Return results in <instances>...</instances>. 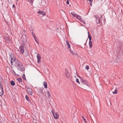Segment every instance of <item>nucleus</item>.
<instances>
[{
  "label": "nucleus",
  "mask_w": 123,
  "mask_h": 123,
  "mask_svg": "<svg viewBox=\"0 0 123 123\" xmlns=\"http://www.w3.org/2000/svg\"><path fill=\"white\" fill-rule=\"evenodd\" d=\"M15 66L19 70L22 71L24 69V68L22 63L20 62L18 60H16L14 63Z\"/></svg>",
  "instance_id": "1"
},
{
  "label": "nucleus",
  "mask_w": 123,
  "mask_h": 123,
  "mask_svg": "<svg viewBox=\"0 0 123 123\" xmlns=\"http://www.w3.org/2000/svg\"><path fill=\"white\" fill-rule=\"evenodd\" d=\"M82 82L81 86L83 89L86 90L88 88L89 83L87 81L82 80Z\"/></svg>",
  "instance_id": "2"
},
{
  "label": "nucleus",
  "mask_w": 123,
  "mask_h": 123,
  "mask_svg": "<svg viewBox=\"0 0 123 123\" xmlns=\"http://www.w3.org/2000/svg\"><path fill=\"white\" fill-rule=\"evenodd\" d=\"M10 56L11 57V64L12 65L13 64V62H15L17 60H16L15 58L14 57L13 55L11 54L10 55Z\"/></svg>",
  "instance_id": "3"
},
{
  "label": "nucleus",
  "mask_w": 123,
  "mask_h": 123,
  "mask_svg": "<svg viewBox=\"0 0 123 123\" xmlns=\"http://www.w3.org/2000/svg\"><path fill=\"white\" fill-rule=\"evenodd\" d=\"M52 113L53 116L55 119H57L58 118L59 115L57 112H56L55 114L54 111L53 110L51 111Z\"/></svg>",
  "instance_id": "4"
},
{
  "label": "nucleus",
  "mask_w": 123,
  "mask_h": 123,
  "mask_svg": "<svg viewBox=\"0 0 123 123\" xmlns=\"http://www.w3.org/2000/svg\"><path fill=\"white\" fill-rule=\"evenodd\" d=\"M3 94V87L0 81V96L2 95Z\"/></svg>",
  "instance_id": "5"
},
{
  "label": "nucleus",
  "mask_w": 123,
  "mask_h": 123,
  "mask_svg": "<svg viewBox=\"0 0 123 123\" xmlns=\"http://www.w3.org/2000/svg\"><path fill=\"white\" fill-rule=\"evenodd\" d=\"M27 91L28 93L30 95H31L32 94V89L29 87H27Z\"/></svg>",
  "instance_id": "6"
},
{
  "label": "nucleus",
  "mask_w": 123,
  "mask_h": 123,
  "mask_svg": "<svg viewBox=\"0 0 123 123\" xmlns=\"http://www.w3.org/2000/svg\"><path fill=\"white\" fill-rule=\"evenodd\" d=\"M65 74L66 77L67 78H69L70 77L69 73L68 71L67 70H65Z\"/></svg>",
  "instance_id": "7"
},
{
  "label": "nucleus",
  "mask_w": 123,
  "mask_h": 123,
  "mask_svg": "<svg viewBox=\"0 0 123 123\" xmlns=\"http://www.w3.org/2000/svg\"><path fill=\"white\" fill-rule=\"evenodd\" d=\"M20 53L23 54L24 52V46H21L20 47Z\"/></svg>",
  "instance_id": "8"
},
{
  "label": "nucleus",
  "mask_w": 123,
  "mask_h": 123,
  "mask_svg": "<svg viewBox=\"0 0 123 123\" xmlns=\"http://www.w3.org/2000/svg\"><path fill=\"white\" fill-rule=\"evenodd\" d=\"M94 16L95 18H96V22L97 23H99L100 22V19L97 15H95Z\"/></svg>",
  "instance_id": "9"
},
{
  "label": "nucleus",
  "mask_w": 123,
  "mask_h": 123,
  "mask_svg": "<svg viewBox=\"0 0 123 123\" xmlns=\"http://www.w3.org/2000/svg\"><path fill=\"white\" fill-rule=\"evenodd\" d=\"M37 13L40 15H42L43 16H45L46 14L45 12L43 11H39Z\"/></svg>",
  "instance_id": "10"
},
{
  "label": "nucleus",
  "mask_w": 123,
  "mask_h": 123,
  "mask_svg": "<svg viewBox=\"0 0 123 123\" xmlns=\"http://www.w3.org/2000/svg\"><path fill=\"white\" fill-rule=\"evenodd\" d=\"M70 53L73 55H77L76 53L75 52L74 50H72L71 49L70 50Z\"/></svg>",
  "instance_id": "11"
},
{
  "label": "nucleus",
  "mask_w": 123,
  "mask_h": 123,
  "mask_svg": "<svg viewBox=\"0 0 123 123\" xmlns=\"http://www.w3.org/2000/svg\"><path fill=\"white\" fill-rule=\"evenodd\" d=\"M37 62L39 63L40 62L41 57L39 56V55L38 54L37 55Z\"/></svg>",
  "instance_id": "12"
},
{
  "label": "nucleus",
  "mask_w": 123,
  "mask_h": 123,
  "mask_svg": "<svg viewBox=\"0 0 123 123\" xmlns=\"http://www.w3.org/2000/svg\"><path fill=\"white\" fill-rule=\"evenodd\" d=\"M71 14H72V15L74 17H75L76 18H77V17L79 16V15L78 14H75L73 13H71Z\"/></svg>",
  "instance_id": "13"
},
{
  "label": "nucleus",
  "mask_w": 123,
  "mask_h": 123,
  "mask_svg": "<svg viewBox=\"0 0 123 123\" xmlns=\"http://www.w3.org/2000/svg\"><path fill=\"white\" fill-rule=\"evenodd\" d=\"M77 19H78L81 22H82V23H84V21L82 20L81 17L79 15V16H78Z\"/></svg>",
  "instance_id": "14"
},
{
  "label": "nucleus",
  "mask_w": 123,
  "mask_h": 123,
  "mask_svg": "<svg viewBox=\"0 0 123 123\" xmlns=\"http://www.w3.org/2000/svg\"><path fill=\"white\" fill-rule=\"evenodd\" d=\"M43 86L45 88H47V85L46 82L45 81H44L43 82Z\"/></svg>",
  "instance_id": "15"
},
{
  "label": "nucleus",
  "mask_w": 123,
  "mask_h": 123,
  "mask_svg": "<svg viewBox=\"0 0 123 123\" xmlns=\"http://www.w3.org/2000/svg\"><path fill=\"white\" fill-rule=\"evenodd\" d=\"M46 95L47 96V97L48 98H49L50 96V93L48 91H47L46 93Z\"/></svg>",
  "instance_id": "16"
},
{
  "label": "nucleus",
  "mask_w": 123,
  "mask_h": 123,
  "mask_svg": "<svg viewBox=\"0 0 123 123\" xmlns=\"http://www.w3.org/2000/svg\"><path fill=\"white\" fill-rule=\"evenodd\" d=\"M66 43L68 47V48H70V45L69 44V43L67 41H66Z\"/></svg>",
  "instance_id": "17"
},
{
  "label": "nucleus",
  "mask_w": 123,
  "mask_h": 123,
  "mask_svg": "<svg viewBox=\"0 0 123 123\" xmlns=\"http://www.w3.org/2000/svg\"><path fill=\"white\" fill-rule=\"evenodd\" d=\"M28 54H29V53H28V51H25V53L24 54V55L26 57L27 56H28Z\"/></svg>",
  "instance_id": "18"
},
{
  "label": "nucleus",
  "mask_w": 123,
  "mask_h": 123,
  "mask_svg": "<svg viewBox=\"0 0 123 123\" xmlns=\"http://www.w3.org/2000/svg\"><path fill=\"white\" fill-rule=\"evenodd\" d=\"M89 47L90 48H91L92 46V42L89 41Z\"/></svg>",
  "instance_id": "19"
},
{
  "label": "nucleus",
  "mask_w": 123,
  "mask_h": 123,
  "mask_svg": "<svg viewBox=\"0 0 123 123\" xmlns=\"http://www.w3.org/2000/svg\"><path fill=\"white\" fill-rule=\"evenodd\" d=\"M11 84V85L12 86H14L15 84V83L14 81L13 80H12L10 82Z\"/></svg>",
  "instance_id": "20"
},
{
  "label": "nucleus",
  "mask_w": 123,
  "mask_h": 123,
  "mask_svg": "<svg viewBox=\"0 0 123 123\" xmlns=\"http://www.w3.org/2000/svg\"><path fill=\"white\" fill-rule=\"evenodd\" d=\"M117 89H116L114 91V92H112L114 94H117Z\"/></svg>",
  "instance_id": "21"
},
{
  "label": "nucleus",
  "mask_w": 123,
  "mask_h": 123,
  "mask_svg": "<svg viewBox=\"0 0 123 123\" xmlns=\"http://www.w3.org/2000/svg\"><path fill=\"white\" fill-rule=\"evenodd\" d=\"M25 98L28 101H29L30 99L28 97L27 95H26L25 96Z\"/></svg>",
  "instance_id": "22"
},
{
  "label": "nucleus",
  "mask_w": 123,
  "mask_h": 123,
  "mask_svg": "<svg viewBox=\"0 0 123 123\" xmlns=\"http://www.w3.org/2000/svg\"><path fill=\"white\" fill-rule=\"evenodd\" d=\"M5 39L6 40H7L9 42L10 39H9V38L8 37H6L5 38Z\"/></svg>",
  "instance_id": "23"
},
{
  "label": "nucleus",
  "mask_w": 123,
  "mask_h": 123,
  "mask_svg": "<svg viewBox=\"0 0 123 123\" xmlns=\"http://www.w3.org/2000/svg\"><path fill=\"white\" fill-rule=\"evenodd\" d=\"M82 118H83V120L85 122V123H87V121L86 119L84 118L83 116L82 117Z\"/></svg>",
  "instance_id": "24"
},
{
  "label": "nucleus",
  "mask_w": 123,
  "mask_h": 123,
  "mask_svg": "<svg viewBox=\"0 0 123 123\" xmlns=\"http://www.w3.org/2000/svg\"><path fill=\"white\" fill-rule=\"evenodd\" d=\"M88 37L89 40V41H90V42H92V41L91 40V36H90V35H89L88 36Z\"/></svg>",
  "instance_id": "25"
},
{
  "label": "nucleus",
  "mask_w": 123,
  "mask_h": 123,
  "mask_svg": "<svg viewBox=\"0 0 123 123\" xmlns=\"http://www.w3.org/2000/svg\"><path fill=\"white\" fill-rule=\"evenodd\" d=\"M89 67L88 66H85V69H87V70H88L89 69Z\"/></svg>",
  "instance_id": "26"
},
{
  "label": "nucleus",
  "mask_w": 123,
  "mask_h": 123,
  "mask_svg": "<svg viewBox=\"0 0 123 123\" xmlns=\"http://www.w3.org/2000/svg\"><path fill=\"white\" fill-rule=\"evenodd\" d=\"M18 81L19 82H21L22 81V79L21 78H19L17 79Z\"/></svg>",
  "instance_id": "27"
},
{
  "label": "nucleus",
  "mask_w": 123,
  "mask_h": 123,
  "mask_svg": "<svg viewBox=\"0 0 123 123\" xmlns=\"http://www.w3.org/2000/svg\"><path fill=\"white\" fill-rule=\"evenodd\" d=\"M76 81L79 84H80V82H79V80L77 78H76Z\"/></svg>",
  "instance_id": "28"
},
{
  "label": "nucleus",
  "mask_w": 123,
  "mask_h": 123,
  "mask_svg": "<svg viewBox=\"0 0 123 123\" xmlns=\"http://www.w3.org/2000/svg\"><path fill=\"white\" fill-rule=\"evenodd\" d=\"M22 78L25 80H26L25 77V75L24 74L22 76Z\"/></svg>",
  "instance_id": "29"
},
{
  "label": "nucleus",
  "mask_w": 123,
  "mask_h": 123,
  "mask_svg": "<svg viewBox=\"0 0 123 123\" xmlns=\"http://www.w3.org/2000/svg\"><path fill=\"white\" fill-rule=\"evenodd\" d=\"M32 36H33L34 37V38H35L34 37V36H35V34H34V33H33V32H32Z\"/></svg>",
  "instance_id": "30"
},
{
  "label": "nucleus",
  "mask_w": 123,
  "mask_h": 123,
  "mask_svg": "<svg viewBox=\"0 0 123 123\" xmlns=\"http://www.w3.org/2000/svg\"><path fill=\"white\" fill-rule=\"evenodd\" d=\"M34 0H29V1L31 2H32Z\"/></svg>",
  "instance_id": "31"
},
{
  "label": "nucleus",
  "mask_w": 123,
  "mask_h": 123,
  "mask_svg": "<svg viewBox=\"0 0 123 123\" xmlns=\"http://www.w3.org/2000/svg\"><path fill=\"white\" fill-rule=\"evenodd\" d=\"M69 2L68 0H67L66 2V3L68 5L69 4Z\"/></svg>",
  "instance_id": "32"
},
{
  "label": "nucleus",
  "mask_w": 123,
  "mask_h": 123,
  "mask_svg": "<svg viewBox=\"0 0 123 123\" xmlns=\"http://www.w3.org/2000/svg\"><path fill=\"white\" fill-rule=\"evenodd\" d=\"M35 40V41L36 42V43L38 44H39V43L38 42L37 40H36L35 39V38H34Z\"/></svg>",
  "instance_id": "33"
},
{
  "label": "nucleus",
  "mask_w": 123,
  "mask_h": 123,
  "mask_svg": "<svg viewBox=\"0 0 123 123\" xmlns=\"http://www.w3.org/2000/svg\"><path fill=\"white\" fill-rule=\"evenodd\" d=\"M90 2V5L91 6L92 5V2Z\"/></svg>",
  "instance_id": "34"
},
{
  "label": "nucleus",
  "mask_w": 123,
  "mask_h": 123,
  "mask_svg": "<svg viewBox=\"0 0 123 123\" xmlns=\"http://www.w3.org/2000/svg\"><path fill=\"white\" fill-rule=\"evenodd\" d=\"M87 1H89V2H92V0H86Z\"/></svg>",
  "instance_id": "35"
},
{
  "label": "nucleus",
  "mask_w": 123,
  "mask_h": 123,
  "mask_svg": "<svg viewBox=\"0 0 123 123\" xmlns=\"http://www.w3.org/2000/svg\"><path fill=\"white\" fill-rule=\"evenodd\" d=\"M14 8L15 7V5H13L12 6Z\"/></svg>",
  "instance_id": "36"
},
{
  "label": "nucleus",
  "mask_w": 123,
  "mask_h": 123,
  "mask_svg": "<svg viewBox=\"0 0 123 123\" xmlns=\"http://www.w3.org/2000/svg\"><path fill=\"white\" fill-rule=\"evenodd\" d=\"M13 72L15 73V74H16V73L14 71V70H13Z\"/></svg>",
  "instance_id": "37"
},
{
  "label": "nucleus",
  "mask_w": 123,
  "mask_h": 123,
  "mask_svg": "<svg viewBox=\"0 0 123 123\" xmlns=\"http://www.w3.org/2000/svg\"><path fill=\"white\" fill-rule=\"evenodd\" d=\"M16 2H17L18 1V0H15Z\"/></svg>",
  "instance_id": "38"
},
{
  "label": "nucleus",
  "mask_w": 123,
  "mask_h": 123,
  "mask_svg": "<svg viewBox=\"0 0 123 123\" xmlns=\"http://www.w3.org/2000/svg\"><path fill=\"white\" fill-rule=\"evenodd\" d=\"M88 36L89 35H90L89 33V32L88 31Z\"/></svg>",
  "instance_id": "39"
},
{
  "label": "nucleus",
  "mask_w": 123,
  "mask_h": 123,
  "mask_svg": "<svg viewBox=\"0 0 123 123\" xmlns=\"http://www.w3.org/2000/svg\"><path fill=\"white\" fill-rule=\"evenodd\" d=\"M92 114L93 115V116H94V114Z\"/></svg>",
  "instance_id": "40"
},
{
  "label": "nucleus",
  "mask_w": 123,
  "mask_h": 123,
  "mask_svg": "<svg viewBox=\"0 0 123 123\" xmlns=\"http://www.w3.org/2000/svg\"><path fill=\"white\" fill-rule=\"evenodd\" d=\"M0 123H2L0 121Z\"/></svg>",
  "instance_id": "41"
},
{
  "label": "nucleus",
  "mask_w": 123,
  "mask_h": 123,
  "mask_svg": "<svg viewBox=\"0 0 123 123\" xmlns=\"http://www.w3.org/2000/svg\"><path fill=\"white\" fill-rule=\"evenodd\" d=\"M37 123L36 122V123Z\"/></svg>",
  "instance_id": "42"
}]
</instances>
